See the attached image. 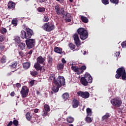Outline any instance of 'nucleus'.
Here are the masks:
<instances>
[{
	"label": "nucleus",
	"instance_id": "0eeeda50",
	"mask_svg": "<svg viewBox=\"0 0 126 126\" xmlns=\"http://www.w3.org/2000/svg\"><path fill=\"white\" fill-rule=\"evenodd\" d=\"M20 93L23 99H24V98H26L27 96H28V93H29V89L26 86H23L22 87Z\"/></svg>",
	"mask_w": 126,
	"mask_h": 126
},
{
	"label": "nucleus",
	"instance_id": "5701e85b",
	"mask_svg": "<svg viewBox=\"0 0 126 126\" xmlns=\"http://www.w3.org/2000/svg\"><path fill=\"white\" fill-rule=\"evenodd\" d=\"M31 65V63H23V68H25V69H28L29 67H30V66Z\"/></svg>",
	"mask_w": 126,
	"mask_h": 126
},
{
	"label": "nucleus",
	"instance_id": "79ce46f5",
	"mask_svg": "<svg viewBox=\"0 0 126 126\" xmlns=\"http://www.w3.org/2000/svg\"><path fill=\"white\" fill-rule=\"evenodd\" d=\"M11 23L14 26H17V20H12Z\"/></svg>",
	"mask_w": 126,
	"mask_h": 126
},
{
	"label": "nucleus",
	"instance_id": "49530a36",
	"mask_svg": "<svg viewBox=\"0 0 126 126\" xmlns=\"http://www.w3.org/2000/svg\"><path fill=\"white\" fill-rule=\"evenodd\" d=\"M30 84L31 86H33V85H34V84H35V80H32L30 82Z\"/></svg>",
	"mask_w": 126,
	"mask_h": 126
},
{
	"label": "nucleus",
	"instance_id": "603ef678",
	"mask_svg": "<svg viewBox=\"0 0 126 126\" xmlns=\"http://www.w3.org/2000/svg\"><path fill=\"white\" fill-rule=\"evenodd\" d=\"M57 1H59L60 3L62 4V3H63L64 2V0H56Z\"/></svg>",
	"mask_w": 126,
	"mask_h": 126
},
{
	"label": "nucleus",
	"instance_id": "7c9ffc66",
	"mask_svg": "<svg viewBox=\"0 0 126 126\" xmlns=\"http://www.w3.org/2000/svg\"><path fill=\"white\" fill-rule=\"evenodd\" d=\"M0 32L1 34H6V33H7V30L5 28L2 27L0 29Z\"/></svg>",
	"mask_w": 126,
	"mask_h": 126
},
{
	"label": "nucleus",
	"instance_id": "a18cd8bd",
	"mask_svg": "<svg viewBox=\"0 0 126 126\" xmlns=\"http://www.w3.org/2000/svg\"><path fill=\"white\" fill-rule=\"evenodd\" d=\"M5 38L4 37V36L3 35H0V42L1 43V42H3V41H4Z\"/></svg>",
	"mask_w": 126,
	"mask_h": 126
},
{
	"label": "nucleus",
	"instance_id": "c03bdc74",
	"mask_svg": "<svg viewBox=\"0 0 126 126\" xmlns=\"http://www.w3.org/2000/svg\"><path fill=\"white\" fill-rule=\"evenodd\" d=\"M13 124L14 126H18L19 122L17 121V120H15L13 121Z\"/></svg>",
	"mask_w": 126,
	"mask_h": 126
},
{
	"label": "nucleus",
	"instance_id": "bf43d9fd",
	"mask_svg": "<svg viewBox=\"0 0 126 126\" xmlns=\"http://www.w3.org/2000/svg\"><path fill=\"white\" fill-rule=\"evenodd\" d=\"M34 113H38L39 112V109L36 108V109H34Z\"/></svg>",
	"mask_w": 126,
	"mask_h": 126
},
{
	"label": "nucleus",
	"instance_id": "72a5a7b5",
	"mask_svg": "<svg viewBox=\"0 0 126 126\" xmlns=\"http://www.w3.org/2000/svg\"><path fill=\"white\" fill-rule=\"evenodd\" d=\"M85 121L86 122H87V123H88V124H90V123H92V119L89 117H87L85 118Z\"/></svg>",
	"mask_w": 126,
	"mask_h": 126
},
{
	"label": "nucleus",
	"instance_id": "393cba45",
	"mask_svg": "<svg viewBox=\"0 0 126 126\" xmlns=\"http://www.w3.org/2000/svg\"><path fill=\"white\" fill-rule=\"evenodd\" d=\"M67 13H66V12H65V11H64V8H61V10H60V15H62V16H63V17H64V16H65V15Z\"/></svg>",
	"mask_w": 126,
	"mask_h": 126
},
{
	"label": "nucleus",
	"instance_id": "4be33fe9",
	"mask_svg": "<svg viewBox=\"0 0 126 126\" xmlns=\"http://www.w3.org/2000/svg\"><path fill=\"white\" fill-rule=\"evenodd\" d=\"M62 97L64 101H66V100H67L69 98V94L65 93L62 95Z\"/></svg>",
	"mask_w": 126,
	"mask_h": 126
},
{
	"label": "nucleus",
	"instance_id": "dca6fc26",
	"mask_svg": "<svg viewBox=\"0 0 126 126\" xmlns=\"http://www.w3.org/2000/svg\"><path fill=\"white\" fill-rule=\"evenodd\" d=\"M72 105L73 108H77L79 106V100L74 98L72 100Z\"/></svg>",
	"mask_w": 126,
	"mask_h": 126
},
{
	"label": "nucleus",
	"instance_id": "7ed1b4c3",
	"mask_svg": "<svg viewBox=\"0 0 126 126\" xmlns=\"http://www.w3.org/2000/svg\"><path fill=\"white\" fill-rule=\"evenodd\" d=\"M34 35L33 31L29 28H26V31H22L20 36L22 39H30Z\"/></svg>",
	"mask_w": 126,
	"mask_h": 126
},
{
	"label": "nucleus",
	"instance_id": "4d7b16f0",
	"mask_svg": "<svg viewBox=\"0 0 126 126\" xmlns=\"http://www.w3.org/2000/svg\"><path fill=\"white\" fill-rule=\"evenodd\" d=\"M13 123L12 121H10L8 124L7 125V126H11L12 125H13Z\"/></svg>",
	"mask_w": 126,
	"mask_h": 126
},
{
	"label": "nucleus",
	"instance_id": "052dcab7",
	"mask_svg": "<svg viewBox=\"0 0 126 126\" xmlns=\"http://www.w3.org/2000/svg\"><path fill=\"white\" fill-rule=\"evenodd\" d=\"M4 48H0V53H1L2 52V51H3Z\"/></svg>",
	"mask_w": 126,
	"mask_h": 126
},
{
	"label": "nucleus",
	"instance_id": "13d9d810",
	"mask_svg": "<svg viewBox=\"0 0 126 126\" xmlns=\"http://www.w3.org/2000/svg\"><path fill=\"white\" fill-rule=\"evenodd\" d=\"M32 53H33V50H31L29 52H28V54L29 55H32Z\"/></svg>",
	"mask_w": 126,
	"mask_h": 126
},
{
	"label": "nucleus",
	"instance_id": "6e6552de",
	"mask_svg": "<svg viewBox=\"0 0 126 126\" xmlns=\"http://www.w3.org/2000/svg\"><path fill=\"white\" fill-rule=\"evenodd\" d=\"M51 111L50 109V106L48 104H45L44 105V109L42 111V116L43 117H49V112Z\"/></svg>",
	"mask_w": 126,
	"mask_h": 126
},
{
	"label": "nucleus",
	"instance_id": "680f3d73",
	"mask_svg": "<svg viewBox=\"0 0 126 126\" xmlns=\"http://www.w3.org/2000/svg\"><path fill=\"white\" fill-rule=\"evenodd\" d=\"M19 55H20V56H22V55H23V53H22L21 51H20Z\"/></svg>",
	"mask_w": 126,
	"mask_h": 126
},
{
	"label": "nucleus",
	"instance_id": "58836bf2",
	"mask_svg": "<svg viewBox=\"0 0 126 126\" xmlns=\"http://www.w3.org/2000/svg\"><path fill=\"white\" fill-rule=\"evenodd\" d=\"M18 46L19 48H25V47H26V44H25V43L21 42L19 43Z\"/></svg>",
	"mask_w": 126,
	"mask_h": 126
},
{
	"label": "nucleus",
	"instance_id": "aec40b11",
	"mask_svg": "<svg viewBox=\"0 0 126 126\" xmlns=\"http://www.w3.org/2000/svg\"><path fill=\"white\" fill-rule=\"evenodd\" d=\"M65 21L66 22H71V16L70 15V14L67 13L65 15Z\"/></svg>",
	"mask_w": 126,
	"mask_h": 126
},
{
	"label": "nucleus",
	"instance_id": "cd10ccee",
	"mask_svg": "<svg viewBox=\"0 0 126 126\" xmlns=\"http://www.w3.org/2000/svg\"><path fill=\"white\" fill-rule=\"evenodd\" d=\"M54 52H55V53H57L58 54H62L63 49H62V48H55Z\"/></svg>",
	"mask_w": 126,
	"mask_h": 126
},
{
	"label": "nucleus",
	"instance_id": "5fc2aeb1",
	"mask_svg": "<svg viewBox=\"0 0 126 126\" xmlns=\"http://www.w3.org/2000/svg\"><path fill=\"white\" fill-rule=\"evenodd\" d=\"M15 95V93H14V92H12L10 94V96H11V97H14V96Z\"/></svg>",
	"mask_w": 126,
	"mask_h": 126
},
{
	"label": "nucleus",
	"instance_id": "2eb2a0df",
	"mask_svg": "<svg viewBox=\"0 0 126 126\" xmlns=\"http://www.w3.org/2000/svg\"><path fill=\"white\" fill-rule=\"evenodd\" d=\"M55 8L57 14L60 15V14H61V10L62 8H61V5H60V4H56L55 6Z\"/></svg>",
	"mask_w": 126,
	"mask_h": 126
},
{
	"label": "nucleus",
	"instance_id": "338daca9",
	"mask_svg": "<svg viewBox=\"0 0 126 126\" xmlns=\"http://www.w3.org/2000/svg\"><path fill=\"white\" fill-rule=\"evenodd\" d=\"M69 1H70V2H73V0H69Z\"/></svg>",
	"mask_w": 126,
	"mask_h": 126
},
{
	"label": "nucleus",
	"instance_id": "2f4dec72",
	"mask_svg": "<svg viewBox=\"0 0 126 126\" xmlns=\"http://www.w3.org/2000/svg\"><path fill=\"white\" fill-rule=\"evenodd\" d=\"M45 10H46V8L43 7H39L37 8V11H38V12H44Z\"/></svg>",
	"mask_w": 126,
	"mask_h": 126
},
{
	"label": "nucleus",
	"instance_id": "f3484780",
	"mask_svg": "<svg viewBox=\"0 0 126 126\" xmlns=\"http://www.w3.org/2000/svg\"><path fill=\"white\" fill-rule=\"evenodd\" d=\"M34 67L35 68L37 71H39V70L41 71V70L43 69V66H42L40 63H34Z\"/></svg>",
	"mask_w": 126,
	"mask_h": 126
},
{
	"label": "nucleus",
	"instance_id": "6e6d98bb",
	"mask_svg": "<svg viewBox=\"0 0 126 126\" xmlns=\"http://www.w3.org/2000/svg\"><path fill=\"white\" fill-rule=\"evenodd\" d=\"M47 0H38L39 2H40V3H42V2H45L47 1Z\"/></svg>",
	"mask_w": 126,
	"mask_h": 126
},
{
	"label": "nucleus",
	"instance_id": "f257e3e1",
	"mask_svg": "<svg viewBox=\"0 0 126 126\" xmlns=\"http://www.w3.org/2000/svg\"><path fill=\"white\" fill-rule=\"evenodd\" d=\"M55 75L54 74L51 75L49 77V81H53V87L52 88V90L54 92V93H57L59 92L60 88L62 86H64L65 85V79L63 76H59L57 79L55 77Z\"/></svg>",
	"mask_w": 126,
	"mask_h": 126
},
{
	"label": "nucleus",
	"instance_id": "9b49d317",
	"mask_svg": "<svg viewBox=\"0 0 126 126\" xmlns=\"http://www.w3.org/2000/svg\"><path fill=\"white\" fill-rule=\"evenodd\" d=\"M78 95L82 97V98H84L85 99H87V98H89V96H90V94L88 93V92H81L79 91L77 92Z\"/></svg>",
	"mask_w": 126,
	"mask_h": 126
},
{
	"label": "nucleus",
	"instance_id": "412c9836",
	"mask_svg": "<svg viewBox=\"0 0 126 126\" xmlns=\"http://www.w3.org/2000/svg\"><path fill=\"white\" fill-rule=\"evenodd\" d=\"M48 64L52 66L53 64V57L51 55H48Z\"/></svg>",
	"mask_w": 126,
	"mask_h": 126
},
{
	"label": "nucleus",
	"instance_id": "ea45409f",
	"mask_svg": "<svg viewBox=\"0 0 126 126\" xmlns=\"http://www.w3.org/2000/svg\"><path fill=\"white\" fill-rule=\"evenodd\" d=\"M111 3H114V4H118L119 3V0H110Z\"/></svg>",
	"mask_w": 126,
	"mask_h": 126
},
{
	"label": "nucleus",
	"instance_id": "3c124183",
	"mask_svg": "<svg viewBox=\"0 0 126 126\" xmlns=\"http://www.w3.org/2000/svg\"><path fill=\"white\" fill-rule=\"evenodd\" d=\"M61 61L62 63H63V64H64V63H66V61H65V59H64V58H62Z\"/></svg>",
	"mask_w": 126,
	"mask_h": 126
},
{
	"label": "nucleus",
	"instance_id": "1a4fd4ad",
	"mask_svg": "<svg viewBox=\"0 0 126 126\" xmlns=\"http://www.w3.org/2000/svg\"><path fill=\"white\" fill-rule=\"evenodd\" d=\"M26 44L28 48H34L36 41L33 39H27L26 40Z\"/></svg>",
	"mask_w": 126,
	"mask_h": 126
},
{
	"label": "nucleus",
	"instance_id": "ddd939ff",
	"mask_svg": "<svg viewBox=\"0 0 126 126\" xmlns=\"http://www.w3.org/2000/svg\"><path fill=\"white\" fill-rule=\"evenodd\" d=\"M71 68L72 70H73L75 72H77V74H78V75L81 74V73H83L81 68L80 67H78L77 66H74L72 65Z\"/></svg>",
	"mask_w": 126,
	"mask_h": 126
},
{
	"label": "nucleus",
	"instance_id": "774afa93",
	"mask_svg": "<svg viewBox=\"0 0 126 126\" xmlns=\"http://www.w3.org/2000/svg\"><path fill=\"white\" fill-rule=\"evenodd\" d=\"M83 55H86V51L84 52Z\"/></svg>",
	"mask_w": 126,
	"mask_h": 126
},
{
	"label": "nucleus",
	"instance_id": "4c0bfd02",
	"mask_svg": "<svg viewBox=\"0 0 126 126\" xmlns=\"http://www.w3.org/2000/svg\"><path fill=\"white\" fill-rule=\"evenodd\" d=\"M10 66L12 68H16V66H17V62H15L11 65H10Z\"/></svg>",
	"mask_w": 126,
	"mask_h": 126
},
{
	"label": "nucleus",
	"instance_id": "f704fd0d",
	"mask_svg": "<svg viewBox=\"0 0 126 126\" xmlns=\"http://www.w3.org/2000/svg\"><path fill=\"white\" fill-rule=\"evenodd\" d=\"M15 41L16 42V43H17V44H20L21 40H20V37L19 36H16L15 39Z\"/></svg>",
	"mask_w": 126,
	"mask_h": 126
},
{
	"label": "nucleus",
	"instance_id": "0e129e2a",
	"mask_svg": "<svg viewBox=\"0 0 126 126\" xmlns=\"http://www.w3.org/2000/svg\"><path fill=\"white\" fill-rule=\"evenodd\" d=\"M11 45L12 46V45H14V46H16V44L14 43H13L12 44H11Z\"/></svg>",
	"mask_w": 126,
	"mask_h": 126
},
{
	"label": "nucleus",
	"instance_id": "37998d69",
	"mask_svg": "<svg viewBox=\"0 0 126 126\" xmlns=\"http://www.w3.org/2000/svg\"><path fill=\"white\" fill-rule=\"evenodd\" d=\"M80 68H81V70H82V71L83 72H84V70H86V65H84L83 66H81Z\"/></svg>",
	"mask_w": 126,
	"mask_h": 126
},
{
	"label": "nucleus",
	"instance_id": "bb28decb",
	"mask_svg": "<svg viewBox=\"0 0 126 126\" xmlns=\"http://www.w3.org/2000/svg\"><path fill=\"white\" fill-rule=\"evenodd\" d=\"M81 20H82V22H84V23H88V18H87V17H85L84 16H81Z\"/></svg>",
	"mask_w": 126,
	"mask_h": 126
},
{
	"label": "nucleus",
	"instance_id": "a878e982",
	"mask_svg": "<svg viewBox=\"0 0 126 126\" xmlns=\"http://www.w3.org/2000/svg\"><path fill=\"white\" fill-rule=\"evenodd\" d=\"M86 112L88 117H91L92 116V110L90 108H87Z\"/></svg>",
	"mask_w": 126,
	"mask_h": 126
},
{
	"label": "nucleus",
	"instance_id": "a211bd4d",
	"mask_svg": "<svg viewBox=\"0 0 126 126\" xmlns=\"http://www.w3.org/2000/svg\"><path fill=\"white\" fill-rule=\"evenodd\" d=\"M7 6L9 9H12V8L14 9L15 8V3L12 1H9L8 3Z\"/></svg>",
	"mask_w": 126,
	"mask_h": 126
},
{
	"label": "nucleus",
	"instance_id": "09e8293b",
	"mask_svg": "<svg viewBox=\"0 0 126 126\" xmlns=\"http://www.w3.org/2000/svg\"><path fill=\"white\" fill-rule=\"evenodd\" d=\"M68 47H69V48H75V45L73 44L72 43H70L68 44Z\"/></svg>",
	"mask_w": 126,
	"mask_h": 126
},
{
	"label": "nucleus",
	"instance_id": "6ab92c4d",
	"mask_svg": "<svg viewBox=\"0 0 126 126\" xmlns=\"http://www.w3.org/2000/svg\"><path fill=\"white\" fill-rule=\"evenodd\" d=\"M37 63L43 64V63H45V58H43L42 56H39L37 59Z\"/></svg>",
	"mask_w": 126,
	"mask_h": 126
},
{
	"label": "nucleus",
	"instance_id": "a19ab883",
	"mask_svg": "<svg viewBox=\"0 0 126 126\" xmlns=\"http://www.w3.org/2000/svg\"><path fill=\"white\" fill-rule=\"evenodd\" d=\"M101 2L104 5H107L109 4V0H101Z\"/></svg>",
	"mask_w": 126,
	"mask_h": 126
},
{
	"label": "nucleus",
	"instance_id": "39448f33",
	"mask_svg": "<svg viewBox=\"0 0 126 126\" xmlns=\"http://www.w3.org/2000/svg\"><path fill=\"white\" fill-rule=\"evenodd\" d=\"M77 32L80 35V38L81 40H86L88 38L89 33L87 30L83 28H80L77 30Z\"/></svg>",
	"mask_w": 126,
	"mask_h": 126
},
{
	"label": "nucleus",
	"instance_id": "8fccbe9b",
	"mask_svg": "<svg viewBox=\"0 0 126 126\" xmlns=\"http://www.w3.org/2000/svg\"><path fill=\"white\" fill-rule=\"evenodd\" d=\"M120 56V52H117L115 53V57H116V58H119Z\"/></svg>",
	"mask_w": 126,
	"mask_h": 126
},
{
	"label": "nucleus",
	"instance_id": "864d4df0",
	"mask_svg": "<svg viewBox=\"0 0 126 126\" xmlns=\"http://www.w3.org/2000/svg\"><path fill=\"white\" fill-rule=\"evenodd\" d=\"M16 87H17L18 88H20L21 87V84H20V83H17L16 84Z\"/></svg>",
	"mask_w": 126,
	"mask_h": 126
},
{
	"label": "nucleus",
	"instance_id": "4468645a",
	"mask_svg": "<svg viewBox=\"0 0 126 126\" xmlns=\"http://www.w3.org/2000/svg\"><path fill=\"white\" fill-rule=\"evenodd\" d=\"M110 117H111V114L109 113H106L105 115H104L102 117L101 121L102 122L104 121L106 123H107V122L108 121V119H109Z\"/></svg>",
	"mask_w": 126,
	"mask_h": 126
},
{
	"label": "nucleus",
	"instance_id": "e433bc0d",
	"mask_svg": "<svg viewBox=\"0 0 126 126\" xmlns=\"http://www.w3.org/2000/svg\"><path fill=\"white\" fill-rule=\"evenodd\" d=\"M31 74L32 76H36V75H38V71H31Z\"/></svg>",
	"mask_w": 126,
	"mask_h": 126
},
{
	"label": "nucleus",
	"instance_id": "f03ea898",
	"mask_svg": "<svg viewBox=\"0 0 126 126\" xmlns=\"http://www.w3.org/2000/svg\"><path fill=\"white\" fill-rule=\"evenodd\" d=\"M116 73L115 75L116 79L121 78L122 80H126V71L125 67H121L118 68L116 70Z\"/></svg>",
	"mask_w": 126,
	"mask_h": 126
},
{
	"label": "nucleus",
	"instance_id": "b1692460",
	"mask_svg": "<svg viewBox=\"0 0 126 126\" xmlns=\"http://www.w3.org/2000/svg\"><path fill=\"white\" fill-rule=\"evenodd\" d=\"M64 67V64L63 63H60L57 64V69L58 70H62V69H63Z\"/></svg>",
	"mask_w": 126,
	"mask_h": 126
},
{
	"label": "nucleus",
	"instance_id": "473e14b6",
	"mask_svg": "<svg viewBox=\"0 0 126 126\" xmlns=\"http://www.w3.org/2000/svg\"><path fill=\"white\" fill-rule=\"evenodd\" d=\"M1 63H6V58L5 56H3L0 59Z\"/></svg>",
	"mask_w": 126,
	"mask_h": 126
},
{
	"label": "nucleus",
	"instance_id": "de8ad7c7",
	"mask_svg": "<svg viewBox=\"0 0 126 126\" xmlns=\"http://www.w3.org/2000/svg\"><path fill=\"white\" fill-rule=\"evenodd\" d=\"M121 46H122V48H126V41H123L121 43Z\"/></svg>",
	"mask_w": 126,
	"mask_h": 126
},
{
	"label": "nucleus",
	"instance_id": "c9c22d12",
	"mask_svg": "<svg viewBox=\"0 0 126 126\" xmlns=\"http://www.w3.org/2000/svg\"><path fill=\"white\" fill-rule=\"evenodd\" d=\"M43 22H48V21H49V17L47 15L43 17Z\"/></svg>",
	"mask_w": 126,
	"mask_h": 126
},
{
	"label": "nucleus",
	"instance_id": "e2e57ef3",
	"mask_svg": "<svg viewBox=\"0 0 126 126\" xmlns=\"http://www.w3.org/2000/svg\"><path fill=\"white\" fill-rule=\"evenodd\" d=\"M24 29L25 30H26V28H27V27H26V25H24Z\"/></svg>",
	"mask_w": 126,
	"mask_h": 126
},
{
	"label": "nucleus",
	"instance_id": "9d476101",
	"mask_svg": "<svg viewBox=\"0 0 126 126\" xmlns=\"http://www.w3.org/2000/svg\"><path fill=\"white\" fill-rule=\"evenodd\" d=\"M111 104L113 106L115 107H121L122 106V100L119 98L113 99L111 101Z\"/></svg>",
	"mask_w": 126,
	"mask_h": 126
},
{
	"label": "nucleus",
	"instance_id": "69168bd1",
	"mask_svg": "<svg viewBox=\"0 0 126 126\" xmlns=\"http://www.w3.org/2000/svg\"><path fill=\"white\" fill-rule=\"evenodd\" d=\"M36 94L38 95V94H40V92L39 91H36Z\"/></svg>",
	"mask_w": 126,
	"mask_h": 126
},
{
	"label": "nucleus",
	"instance_id": "f8f14e48",
	"mask_svg": "<svg viewBox=\"0 0 126 126\" xmlns=\"http://www.w3.org/2000/svg\"><path fill=\"white\" fill-rule=\"evenodd\" d=\"M73 37L75 42V44L76 45V46H77V47L80 46V45H81V43H80V39H79V36H78V34H77V33H74Z\"/></svg>",
	"mask_w": 126,
	"mask_h": 126
},
{
	"label": "nucleus",
	"instance_id": "423d86ee",
	"mask_svg": "<svg viewBox=\"0 0 126 126\" xmlns=\"http://www.w3.org/2000/svg\"><path fill=\"white\" fill-rule=\"evenodd\" d=\"M42 29L46 32H51L55 30V25L51 22L45 23L42 26Z\"/></svg>",
	"mask_w": 126,
	"mask_h": 126
},
{
	"label": "nucleus",
	"instance_id": "c756f323",
	"mask_svg": "<svg viewBox=\"0 0 126 126\" xmlns=\"http://www.w3.org/2000/svg\"><path fill=\"white\" fill-rule=\"evenodd\" d=\"M26 118L28 121H31V119H32L31 113H30V112H28L26 115Z\"/></svg>",
	"mask_w": 126,
	"mask_h": 126
},
{
	"label": "nucleus",
	"instance_id": "20e7f679",
	"mask_svg": "<svg viewBox=\"0 0 126 126\" xmlns=\"http://www.w3.org/2000/svg\"><path fill=\"white\" fill-rule=\"evenodd\" d=\"M93 79L90 74H85L84 77H82L80 79V82L84 86H87L88 83H92Z\"/></svg>",
	"mask_w": 126,
	"mask_h": 126
},
{
	"label": "nucleus",
	"instance_id": "c85d7f7f",
	"mask_svg": "<svg viewBox=\"0 0 126 126\" xmlns=\"http://www.w3.org/2000/svg\"><path fill=\"white\" fill-rule=\"evenodd\" d=\"M67 122L69 124H72V123H73V122H74V118H73L71 117H68L67 118Z\"/></svg>",
	"mask_w": 126,
	"mask_h": 126
}]
</instances>
